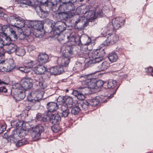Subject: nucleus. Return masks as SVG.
<instances>
[{
    "instance_id": "f257e3e1",
    "label": "nucleus",
    "mask_w": 153,
    "mask_h": 153,
    "mask_svg": "<svg viewBox=\"0 0 153 153\" xmlns=\"http://www.w3.org/2000/svg\"><path fill=\"white\" fill-rule=\"evenodd\" d=\"M78 40L82 45L85 47V51L81 48V56L85 59V62L86 65L90 66L91 64L99 62L101 61L103 57L105 55V52L103 49H97L89 51L86 50V46L89 45L91 43V39L90 37L87 35H83L81 37L78 36Z\"/></svg>"
},
{
    "instance_id": "f03ea898",
    "label": "nucleus",
    "mask_w": 153,
    "mask_h": 153,
    "mask_svg": "<svg viewBox=\"0 0 153 153\" xmlns=\"http://www.w3.org/2000/svg\"><path fill=\"white\" fill-rule=\"evenodd\" d=\"M33 80L29 78L22 79L20 83H16L12 86L11 93L16 100H20L25 97V91L32 88L33 86Z\"/></svg>"
},
{
    "instance_id": "7ed1b4c3",
    "label": "nucleus",
    "mask_w": 153,
    "mask_h": 153,
    "mask_svg": "<svg viewBox=\"0 0 153 153\" xmlns=\"http://www.w3.org/2000/svg\"><path fill=\"white\" fill-rule=\"evenodd\" d=\"M28 133V131L27 129H24L22 128H18L15 130L13 131L12 134L10 137V140L14 142L17 141L16 144V146H20L26 143L25 138L21 140H17L20 138L25 136Z\"/></svg>"
},
{
    "instance_id": "20e7f679",
    "label": "nucleus",
    "mask_w": 153,
    "mask_h": 153,
    "mask_svg": "<svg viewBox=\"0 0 153 153\" xmlns=\"http://www.w3.org/2000/svg\"><path fill=\"white\" fill-rule=\"evenodd\" d=\"M80 79L82 82V85L77 90H74L73 91L72 94L74 95L79 100H83L85 97V95L89 93L88 91L89 89H91L88 86H86V84H85L84 82L86 81V79H85V76L80 77Z\"/></svg>"
},
{
    "instance_id": "39448f33",
    "label": "nucleus",
    "mask_w": 153,
    "mask_h": 153,
    "mask_svg": "<svg viewBox=\"0 0 153 153\" xmlns=\"http://www.w3.org/2000/svg\"><path fill=\"white\" fill-rule=\"evenodd\" d=\"M94 73H92L91 74L85 76V79H86V81L84 82L85 84H86V86H88L91 89H94L96 88L97 87L98 88L102 87L103 84H106V83H104L103 82L99 80L96 82V80L94 76Z\"/></svg>"
},
{
    "instance_id": "423d86ee",
    "label": "nucleus",
    "mask_w": 153,
    "mask_h": 153,
    "mask_svg": "<svg viewBox=\"0 0 153 153\" xmlns=\"http://www.w3.org/2000/svg\"><path fill=\"white\" fill-rule=\"evenodd\" d=\"M0 70L3 72H9L11 71L15 65L12 59L4 60V55L0 52Z\"/></svg>"
},
{
    "instance_id": "0eeeda50",
    "label": "nucleus",
    "mask_w": 153,
    "mask_h": 153,
    "mask_svg": "<svg viewBox=\"0 0 153 153\" xmlns=\"http://www.w3.org/2000/svg\"><path fill=\"white\" fill-rule=\"evenodd\" d=\"M7 22L13 26L19 28L22 30L21 28L25 26V21L16 14L10 16L7 19Z\"/></svg>"
},
{
    "instance_id": "6e6552de",
    "label": "nucleus",
    "mask_w": 153,
    "mask_h": 153,
    "mask_svg": "<svg viewBox=\"0 0 153 153\" xmlns=\"http://www.w3.org/2000/svg\"><path fill=\"white\" fill-rule=\"evenodd\" d=\"M43 94V92L42 91L37 89L34 90L29 95L28 100L33 102H39L42 98Z\"/></svg>"
},
{
    "instance_id": "1a4fd4ad",
    "label": "nucleus",
    "mask_w": 153,
    "mask_h": 153,
    "mask_svg": "<svg viewBox=\"0 0 153 153\" xmlns=\"http://www.w3.org/2000/svg\"><path fill=\"white\" fill-rule=\"evenodd\" d=\"M57 100L59 105H65L68 108L72 107L75 105V104L76 102V101L73 102L72 98L69 97L64 98L63 97L59 96Z\"/></svg>"
},
{
    "instance_id": "9d476101",
    "label": "nucleus",
    "mask_w": 153,
    "mask_h": 153,
    "mask_svg": "<svg viewBox=\"0 0 153 153\" xmlns=\"http://www.w3.org/2000/svg\"><path fill=\"white\" fill-rule=\"evenodd\" d=\"M43 131V127L41 125H38L32 128L31 136L34 140L36 141L39 139Z\"/></svg>"
},
{
    "instance_id": "9b49d317",
    "label": "nucleus",
    "mask_w": 153,
    "mask_h": 153,
    "mask_svg": "<svg viewBox=\"0 0 153 153\" xmlns=\"http://www.w3.org/2000/svg\"><path fill=\"white\" fill-rule=\"evenodd\" d=\"M107 35V39L104 42V44L106 45H114L119 40L118 36L114 33H111Z\"/></svg>"
},
{
    "instance_id": "f8f14e48",
    "label": "nucleus",
    "mask_w": 153,
    "mask_h": 153,
    "mask_svg": "<svg viewBox=\"0 0 153 153\" xmlns=\"http://www.w3.org/2000/svg\"><path fill=\"white\" fill-rule=\"evenodd\" d=\"M73 48L70 46L63 45L61 49L62 56L69 58L70 59L71 55L73 54Z\"/></svg>"
},
{
    "instance_id": "ddd939ff",
    "label": "nucleus",
    "mask_w": 153,
    "mask_h": 153,
    "mask_svg": "<svg viewBox=\"0 0 153 153\" xmlns=\"http://www.w3.org/2000/svg\"><path fill=\"white\" fill-rule=\"evenodd\" d=\"M124 20L122 18L117 17L113 19L110 24L112 25L114 29H118L124 24Z\"/></svg>"
},
{
    "instance_id": "4468645a",
    "label": "nucleus",
    "mask_w": 153,
    "mask_h": 153,
    "mask_svg": "<svg viewBox=\"0 0 153 153\" xmlns=\"http://www.w3.org/2000/svg\"><path fill=\"white\" fill-rule=\"evenodd\" d=\"M33 70L35 74L40 75L44 74L47 71V68L43 65H39L33 68Z\"/></svg>"
},
{
    "instance_id": "2eb2a0df",
    "label": "nucleus",
    "mask_w": 153,
    "mask_h": 153,
    "mask_svg": "<svg viewBox=\"0 0 153 153\" xmlns=\"http://www.w3.org/2000/svg\"><path fill=\"white\" fill-rule=\"evenodd\" d=\"M37 60L39 63L45 64L49 61V56L45 53H41L38 56Z\"/></svg>"
},
{
    "instance_id": "dca6fc26",
    "label": "nucleus",
    "mask_w": 153,
    "mask_h": 153,
    "mask_svg": "<svg viewBox=\"0 0 153 153\" xmlns=\"http://www.w3.org/2000/svg\"><path fill=\"white\" fill-rule=\"evenodd\" d=\"M70 61V59L62 56L59 58L57 60V64L61 67L67 66Z\"/></svg>"
},
{
    "instance_id": "f3484780",
    "label": "nucleus",
    "mask_w": 153,
    "mask_h": 153,
    "mask_svg": "<svg viewBox=\"0 0 153 153\" xmlns=\"http://www.w3.org/2000/svg\"><path fill=\"white\" fill-rule=\"evenodd\" d=\"M63 71V69L62 67L57 66L52 67L49 69V72L51 74L53 75L60 74Z\"/></svg>"
},
{
    "instance_id": "a211bd4d",
    "label": "nucleus",
    "mask_w": 153,
    "mask_h": 153,
    "mask_svg": "<svg viewBox=\"0 0 153 153\" xmlns=\"http://www.w3.org/2000/svg\"><path fill=\"white\" fill-rule=\"evenodd\" d=\"M113 27L112 25L110 24V22L107 24L106 26L103 27L102 28V33L103 35L105 36L110 33V32H111L113 30Z\"/></svg>"
},
{
    "instance_id": "6ab92c4d",
    "label": "nucleus",
    "mask_w": 153,
    "mask_h": 153,
    "mask_svg": "<svg viewBox=\"0 0 153 153\" xmlns=\"http://www.w3.org/2000/svg\"><path fill=\"white\" fill-rule=\"evenodd\" d=\"M84 14V15L85 17V15L87 13L86 16V19L88 20H92L97 18V14L95 13V11L94 10H91L89 11H85L82 12Z\"/></svg>"
},
{
    "instance_id": "aec40b11",
    "label": "nucleus",
    "mask_w": 153,
    "mask_h": 153,
    "mask_svg": "<svg viewBox=\"0 0 153 153\" xmlns=\"http://www.w3.org/2000/svg\"><path fill=\"white\" fill-rule=\"evenodd\" d=\"M59 108L57 103L54 102H50L47 104V108L49 112H53L56 111Z\"/></svg>"
},
{
    "instance_id": "412c9836",
    "label": "nucleus",
    "mask_w": 153,
    "mask_h": 153,
    "mask_svg": "<svg viewBox=\"0 0 153 153\" xmlns=\"http://www.w3.org/2000/svg\"><path fill=\"white\" fill-rule=\"evenodd\" d=\"M61 119L60 115L58 114H52L50 117V121L55 125L58 124Z\"/></svg>"
},
{
    "instance_id": "4be33fe9",
    "label": "nucleus",
    "mask_w": 153,
    "mask_h": 153,
    "mask_svg": "<svg viewBox=\"0 0 153 153\" xmlns=\"http://www.w3.org/2000/svg\"><path fill=\"white\" fill-rule=\"evenodd\" d=\"M60 108L61 111L60 114L62 117H67L70 113L68 108L65 105H61Z\"/></svg>"
},
{
    "instance_id": "5701e85b",
    "label": "nucleus",
    "mask_w": 153,
    "mask_h": 153,
    "mask_svg": "<svg viewBox=\"0 0 153 153\" xmlns=\"http://www.w3.org/2000/svg\"><path fill=\"white\" fill-rule=\"evenodd\" d=\"M110 64L107 61H105L100 66L97 67V72H99L102 71H104L109 66Z\"/></svg>"
},
{
    "instance_id": "b1692460",
    "label": "nucleus",
    "mask_w": 153,
    "mask_h": 153,
    "mask_svg": "<svg viewBox=\"0 0 153 153\" xmlns=\"http://www.w3.org/2000/svg\"><path fill=\"white\" fill-rule=\"evenodd\" d=\"M17 47L15 44L10 43L6 46L7 51L8 53L10 54L15 51Z\"/></svg>"
},
{
    "instance_id": "393cba45",
    "label": "nucleus",
    "mask_w": 153,
    "mask_h": 153,
    "mask_svg": "<svg viewBox=\"0 0 153 153\" xmlns=\"http://www.w3.org/2000/svg\"><path fill=\"white\" fill-rule=\"evenodd\" d=\"M81 106V104H79V103H75V105L72 106L73 108L71 110V113L72 114L74 115L78 114L80 111L81 109L79 105Z\"/></svg>"
},
{
    "instance_id": "a878e982",
    "label": "nucleus",
    "mask_w": 153,
    "mask_h": 153,
    "mask_svg": "<svg viewBox=\"0 0 153 153\" xmlns=\"http://www.w3.org/2000/svg\"><path fill=\"white\" fill-rule=\"evenodd\" d=\"M42 78L41 76V75H37L34 77V81L35 82H36L37 84V85H39L41 88H43V87H42Z\"/></svg>"
},
{
    "instance_id": "bb28decb",
    "label": "nucleus",
    "mask_w": 153,
    "mask_h": 153,
    "mask_svg": "<svg viewBox=\"0 0 153 153\" xmlns=\"http://www.w3.org/2000/svg\"><path fill=\"white\" fill-rule=\"evenodd\" d=\"M118 57L117 54L114 52H112L108 55V59L111 62H116L118 59Z\"/></svg>"
},
{
    "instance_id": "cd10ccee",
    "label": "nucleus",
    "mask_w": 153,
    "mask_h": 153,
    "mask_svg": "<svg viewBox=\"0 0 153 153\" xmlns=\"http://www.w3.org/2000/svg\"><path fill=\"white\" fill-rule=\"evenodd\" d=\"M99 97H97L95 99L90 100L89 102L90 105L95 106L99 103Z\"/></svg>"
},
{
    "instance_id": "c85d7f7f",
    "label": "nucleus",
    "mask_w": 153,
    "mask_h": 153,
    "mask_svg": "<svg viewBox=\"0 0 153 153\" xmlns=\"http://www.w3.org/2000/svg\"><path fill=\"white\" fill-rule=\"evenodd\" d=\"M60 24L59 26L55 28V30H57L59 32H61L65 30L66 27V25L64 22H60Z\"/></svg>"
},
{
    "instance_id": "c756f323",
    "label": "nucleus",
    "mask_w": 153,
    "mask_h": 153,
    "mask_svg": "<svg viewBox=\"0 0 153 153\" xmlns=\"http://www.w3.org/2000/svg\"><path fill=\"white\" fill-rule=\"evenodd\" d=\"M117 86V83L115 80H109L107 83V87L108 88H114Z\"/></svg>"
},
{
    "instance_id": "7c9ffc66",
    "label": "nucleus",
    "mask_w": 153,
    "mask_h": 153,
    "mask_svg": "<svg viewBox=\"0 0 153 153\" xmlns=\"http://www.w3.org/2000/svg\"><path fill=\"white\" fill-rule=\"evenodd\" d=\"M15 52L16 55L19 56H22L25 53V51L24 49L19 48H16Z\"/></svg>"
},
{
    "instance_id": "2f4dec72",
    "label": "nucleus",
    "mask_w": 153,
    "mask_h": 153,
    "mask_svg": "<svg viewBox=\"0 0 153 153\" xmlns=\"http://www.w3.org/2000/svg\"><path fill=\"white\" fill-rule=\"evenodd\" d=\"M45 23L50 25L52 30H53L54 28L56 25V23L48 19H45Z\"/></svg>"
},
{
    "instance_id": "473e14b6",
    "label": "nucleus",
    "mask_w": 153,
    "mask_h": 153,
    "mask_svg": "<svg viewBox=\"0 0 153 153\" xmlns=\"http://www.w3.org/2000/svg\"><path fill=\"white\" fill-rule=\"evenodd\" d=\"M15 1L19 4H23L28 5H30L31 3L30 0H16Z\"/></svg>"
},
{
    "instance_id": "72a5a7b5",
    "label": "nucleus",
    "mask_w": 153,
    "mask_h": 153,
    "mask_svg": "<svg viewBox=\"0 0 153 153\" xmlns=\"http://www.w3.org/2000/svg\"><path fill=\"white\" fill-rule=\"evenodd\" d=\"M43 27V25L42 22L41 21H37V24L36 25V27L34 29L36 30L39 31V30Z\"/></svg>"
},
{
    "instance_id": "f704fd0d",
    "label": "nucleus",
    "mask_w": 153,
    "mask_h": 153,
    "mask_svg": "<svg viewBox=\"0 0 153 153\" xmlns=\"http://www.w3.org/2000/svg\"><path fill=\"white\" fill-rule=\"evenodd\" d=\"M12 126H15L16 127H21L22 125V123L20 121L16 120L12 122L11 123Z\"/></svg>"
},
{
    "instance_id": "c9c22d12",
    "label": "nucleus",
    "mask_w": 153,
    "mask_h": 153,
    "mask_svg": "<svg viewBox=\"0 0 153 153\" xmlns=\"http://www.w3.org/2000/svg\"><path fill=\"white\" fill-rule=\"evenodd\" d=\"M113 97V95L112 94L111 95L110 97L101 95L99 97L100 100V101H101L103 102H106L107 101V100L109 98H110H110H111Z\"/></svg>"
},
{
    "instance_id": "e433bc0d",
    "label": "nucleus",
    "mask_w": 153,
    "mask_h": 153,
    "mask_svg": "<svg viewBox=\"0 0 153 153\" xmlns=\"http://www.w3.org/2000/svg\"><path fill=\"white\" fill-rule=\"evenodd\" d=\"M4 36L5 37V39L4 41V42L5 45L7 46V45L10 43L11 39L10 38L7 36L6 34L4 33Z\"/></svg>"
},
{
    "instance_id": "4c0bfd02",
    "label": "nucleus",
    "mask_w": 153,
    "mask_h": 153,
    "mask_svg": "<svg viewBox=\"0 0 153 153\" xmlns=\"http://www.w3.org/2000/svg\"><path fill=\"white\" fill-rule=\"evenodd\" d=\"M35 65V63L33 61H31L29 62H28L25 64V66L27 69L29 70L30 71V68H32Z\"/></svg>"
},
{
    "instance_id": "58836bf2",
    "label": "nucleus",
    "mask_w": 153,
    "mask_h": 153,
    "mask_svg": "<svg viewBox=\"0 0 153 153\" xmlns=\"http://www.w3.org/2000/svg\"><path fill=\"white\" fill-rule=\"evenodd\" d=\"M18 69L20 71L26 73H27L29 71V70L27 68L26 66L24 67H18Z\"/></svg>"
},
{
    "instance_id": "ea45409f",
    "label": "nucleus",
    "mask_w": 153,
    "mask_h": 153,
    "mask_svg": "<svg viewBox=\"0 0 153 153\" xmlns=\"http://www.w3.org/2000/svg\"><path fill=\"white\" fill-rule=\"evenodd\" d=\"M8 27L6 25L2 26L0 24V33H5L4 32L6 30L8 29Z\"/></svg>"
},
{
    "instance_id": "a19ab883",
    "label": "nucleus",
    "mask_w": 153,
    "mask_h": 153,
    "mask_svg": "<svg viewBox=\"0 0 153 153\" xmlns=\"http://www.w3.org/2000/svg\"><path fill=\"white\" fill-rule=\"evenodd\" d=\"M15 27L13 26L12 28L8 27V28L9 29V30L10 31L11 33L12 34V35H13V36L14 39H16L17 38V36L16 34V32L14 30V28Z\"/></svg>"
},
{
    "instance_id": "79ce46f5",
    "label": "nucleus",
    "mask_w": 153,
    "mask_h": 153,
    "mask_svg": "<svg viewBox=\"0 0 153 153\" xmlns=\"http://www.w3.org/2000/svg\"><path fill=\"white\" fill-rule=\"evenodd\" d=\"M47 4L48 6L51 7L56 5L57 4L56 0H48Z\"/></svg>"
},
{
    "instance_id": "37998d69",
    "label": "nucleus",
    "mask_w": 153,
    "mask_h": 153,
    "mask_svg": "<svg viewBox=\"0 0 153 153\" xmlns=\"http://www.w3.org/2000/svg\"><path fill=\"white\" fill-rule=\"evenodd\" d=\"M89 105H90L89 102L86 101H85L82 105V109L85 110L88 108Z\"/></svg>"
},
{
    "instance_id": "c03bdc74",
    "label": "nucleus",
    "mask_w": 153,
    "mask_h": 153,
    "mask_svg": "<svg viewBox=\"0 0 153 153\" xmlns=\"http://www.w3.org/2000/svg\"><path fill=\"white\" fill-rule=\"evenodd\" d=\"M67 38L70 41L74 42H77L76 39H78V37H77V38H76L75 36H74L73 35L72 36H68Z\"/></svg>"
},
{
    "instance_id": "a18cd8bd",
    "label": "nucleus",
    "mask_w": 153,
    "mask_h": 153,
    "mask_svg": "<svg viewBox=\"0 0 153 153\" xmlns=\"http://www.w3.org/2000/svg\"><path fill=\"white\" fill-rule=\"evenodd\" d=\"M29 24L31 27L34 29L36 27V25L37 24V21H31Z\"/></svg>"
},
{
    "instance_id": "49530a36",
    "label": "nucleus",
    "mask_w": 153,
    "mask_h": 153,
    "mask_svg": "<svg viewBox=\"0 0 153 153\" xmlns=\"http://www.w3.org/2000/svg\"><path fill=\"white\" fill-rule=\"evenodd\" d=\"M147 72L150 73L151 75L153 76V68L152 67H149L147 70Z\"/></svg>"
},
{
    "instance_id": "de8ad7c7",
    "label": "nucleus",
    "mask_w": 153,
    "mask_h": 153,
    "mask_svg": "<svg viewBox=\"0 0 153 153\" xmlns=\"http://www.w3.org/2000/svg\"><path fill=\"white\" fill-rule=\"evenodd\" d=\"M25 37V35L23 32L19 34V39L22 40L24 39Z\"/></svg>"
},
{
    "instance_id": "09e8293b",
    "label": "nucleus",
    "mask_w": 153,
    "mask_h": 153,
    "mask_svg": "<svg viewBox=\"0 0 153 153\" xmlns=\"http://www.w3.org/2000/svg\"><path fill=\"white\" fill-rule=\"evenodd\" d=\"M6 15L4 13L2 10H0V19H2L3 17H6Z\"/></svg>"
},
{
    "instance_id": "8fccbe9b",
    "label": "nucleus",
    "mask_w": 153,
    "mask_h": 153,
    "mask_svg": "<svg viewBox=\"0 0 153 153\" xmlns=\"http://www.w3.org/2000/svg\"><path fill=\"white\" fill-rule=\"evenodd\" d=\"M4 45V42L3 39L0 37V48L3 47Z\"/></svg>"
},
{
    "instance_id": "3c124183",
    "label": "nucleus",
    "mask_w": 153,
    "mask_h": 153,
    "mask_svg": "<svg viewBox=\"0 0 153 153\" xmlns=\"http://www.w3.org/2000/svg\"><path fill=\"white\" fill-rule=\"evenodd\" d=\"M0 91L6 93L7 91V89L4 86H2L0 88Z\"/></svg>"
},
{
    "instance_id": "603ef678",
    "label": "nucleus",
    "mask_w": 153,
    "mask_h": 153,
    "mask_svg": "<svg viewBox=\"0 0 153 153\" xmlns=\"http://www.w3.org/2000/svg\"><path fill=\"white\" fill-rule=\"evenodd\" d=\"M64 37V35L62 34H60L57 37L58 40L59 41L61 42L62 43H64V42H63L62 41H62L63 40V39H62V40L61 39L60 37Z\"/></svg>"
},
{
    "instance_id": "864d4df0",
    "label": "nucleus",
    "mask_w": 153,
    "mask_h": 153,
    "mask_svg": "<svg viewBox=\"0 0 153 153\" xmlns=\"http://www.w3.org/2000/svg\"><path fill=\"white\" fill-rule=\"evenodd\" d=\"M38 118L39 119L40 121H43V122H45L47 121V120L46 117H43L42 116L41 118Z\"/></svg>"
},
{
    "instance_id": "5fc2aeb1",
    "label": "nucleus",
    "mask_w": 153,
    "mask_h": 153,
    "mask_svg": "<svg viewBox=\"0 0 153 153\" xmlns=\"http://www.w3.org/2000/svg\"><path fill=\"white\" fill-rule=\"evenodd\" d=\"M57 126H54L52 127V130L54 132H56L59 129H57L56 128H57Z\"/></svg>"
},
{
    "instance_id": "6e6d98bb",
    "label": "nucleus",
    "mask_w": 153,
    "mask_h": 153,
    "mask_svg": "<svg viewBox=\"0 0 153 153\" xmlns=\"http://www.w3.org/2000/svg\"><path fill=\"white\" fill-rule=\"evenodd\" d=\"M97 14V18L98 17H102L103 16L102 12L101 11L98 12Z\"/></svg>"
},
{
    "instance_id": "4d7b16f0",
    "label": "nucleus",
    "mask_w": 153,
    "mask_h": 153,
    "mask_svg": "<svg viewBox=\"0 0 153 153\" xmlns=\"http://www.w3.org/2000/svg\"><path fill=\"white\" fill-rule=\"evenodd\" d=\"M42 115L41 114H38L36 115V118L38 120H39V119L38 118H41L42 117Z\"/></svg>"
},
{
    "instance_id": "13d9d810",
    "label": "nucleus",
    "mask_w": 153,
    "mask_h": 153,
    "mask_svg": "<svg viewBox=\"0 0 153 153\" xmlns=\"http://www.w3.org/2000/svg\"><path fill=\"white\" fill-rule=\"evenodd\" d=\"M82 63L80 62H77L76 63V66H75V67L77 68L78 67V66H79V67H81L82 66Z\"/></svg>"
},
{
    "instance_id": "bf43d9fd",
    "label": "nucleus",
    "mask_w": 153,
    "mask_h": 153,
    "mask_svg": "<svg viewBox=\"0 0 153 153\" xmlns=\"http://www.w3.org/2000/svg\"><path fill=\"white\" fill-rule=\"evenodd\" d=\"M79 22V20H78L77 21H76L75 22V23L76 24H77Z\"/></svg>"
},
{
    "instance_id": "052dcab7",
    "label": "nucleus",
    "mask_w": 153,
    "mask_h": 153,
    "mask_svg": "<svg viewBox=\"0 0 153 153\" xmlns=\"http://www.w3.org/2000/svg\"><path fill=\"white\" fill-rule=\"evenodd\" d=\"M5 130V129H3L2 130H1V131H4Z\"/></svg>"
},
{
    "instance_id": "680f3d73",
    "label": "nucleus",
    "mask_w": 153,
    "mask_h": 153,
    "mask_svg": "<svg viewBox=\"0 0 153 153\" xmlns=\"http://www.w3.org/2000/svg\"><path fill=\"white\" fill-rule=\"evenodd\" d=\"M83 1V0H79L81 2H82Z\"/></svg>"
},
{
    "instance_id": "e2e57ef3",
    "label": "nucleus",
    "mask_w": 153,
    "mask_h": 153,
    "mask_svg": "<svg viewBox=\"0 0 153 153\" xmlns=\"http://www.w3.org/2000/svg\"><path fill=\"white\" fill-rule=\"evenodd\" d=\"M116 91H115V92L113 93V94H115V93Z\"/></svg>"
},
{
    "instance_id": "0e129e2a",
    "label": "nucleus",
    "mask_w": 153,
    "mask_h": 153,
    "mask_svg": "<svg viewBox=\"0 0 153 153\" xmlns=\"http://www.w3.org/2000/svg\"><path fill=\"white\" fill-rule=\"evenodd\" d=\"M106 7H104V8H105Z\"/></svg>"
},
{
    "instance_id": "69168bd1",
    "label": "nucleus",
    "mask_w": 153,
    "mask_h": 153,
    "mask_svg": "<svg viewBox=\"0 0 153 153\" xmlns=\"http://www.w3.org/2000/svg\"><path fill=\"white\" fill-rule=\"evenodd\" d=\"M28 33H30V32L29 31Z\"/></svg>"
},
{
    "instance_id": "338daca9",
    "label": "nucleus",
    "mask_w": 153,
    "mask_h": 153,
    "mask_svg": "<svg viewBox=\"0 0 153 153\" xmlns=\"http://www.w3.org/2000/svg\"><path fill=\"white\" fill-rule=\"evenodd\" d=\"M152 153H153V152Z\"/></svg>"
}]
</instances>
